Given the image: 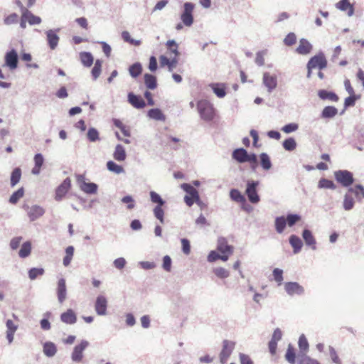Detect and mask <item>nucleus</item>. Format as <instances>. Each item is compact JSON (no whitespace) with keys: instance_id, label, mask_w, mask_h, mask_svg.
<instances>
[{"instance_id":"1","label":"nucleus","mask_w":364,"mask_h":364,"mask_svg":"<svg viewBox=\"0 0 364 364\" xmlns=\"http://www.w3.org/2000/svg\"><path fill=\"white\" fill-rule=\"evenodd\" d=\"M197 109L200 118L205 122H210L215 117V109L211 102L207 100L198 101Z\"/></svg>"},{"instance_id":"2","label":"nucleus","mask_w":364,"mask_h":364,"mask_svg":"<svg viewBox=\"0 0 364 364\" xmlns=\"http://www.w3.org/2000/svg\"><path fill=\"white\" fill-rule=\"evenodd\" d=\"M336 181L343 187H349L354 183L352 172L348 170H338L334 172Z\"/></svg>"},{"instance_id":"3","label":"nucleus","mask_w":364,"mask_h":364,"mask_svg":"<svg viewBox=\"0 0 364 364\" xmlns=\"http://www.w3.org/2000/svg\"><path fill=\"white\" fill-rule=\"evenodd\" d=\"M259 183V181L254 180H249L247 182L245 194L247 195L250 203L257 204L260 200L259 196L257 191Z\"/></svg>"},{"instance_id":"4","label":"nucleus","mask_w":364,"mask_h":364,"mask_svg":"<svg viewBox=\"0 0 364 364\" xmlns=\"http://www.w3.org/2000/svg\"><path fill=\"white\" fill-rule=\"evenodd\" d=\"M23 208L26 212L30 221H36V220L45 214V208L38 205L29 206L27 204H24L23 205Z\"/></svg>"},{"instance_id":"5","label":"nucleus","mask_w":364,"mask_h":364,"mask_svg":"<svg viewBox=\"0 0 364 364\" xmlns=\"http://www.w3.org/2000/svg\"><path fill=\"white\" fill-rule=\"evenodd\" d=\"M194 4L191 2H185L183 4V12L181 14L182 23L186 26H191L193 23V11Z\"/></svg>"},{"instance_id":"6","label":"nucleus","mask_w":364,"mask_h":364,"mask_svg":"<svg viewBox=\"0 0 364 364\" xmlns=\"http://www.w3.org/2000/svg\"><path fill=\"white\" fill-rule=\"evenodd\" d=\"M327 66V60L323 52L314 55L307 63L306 68H318L322 70Z\"/></svg>"},{"instance_id":"7","label":"nucleus","mask_w":364,"mask_h":364,"mask_svg":"<svg viewBox=\"0 0 364 364\" xmlns=\"http://www.w3.org/2000/svg\"><path fill=\"white\" fill-rule=\"evenodd\" d=\"M76 179L82 191L88 194H94L97 193L98 186L95 183L86 182L83 175H77L76 176Z\"/></svg>"},{"instance_id":"8","label":"nucleus","mask_w":364,"mask_h":364,"mask_svg":"<svg viewBox=\"0 0 364 364\" xmlns=\"http://www.w3.org/2000/svg\"><path fill=\"white\" fill-rule=\"evenodd\" d=\"M18 55L15 49L6 53L4 55V66L8 67L11 70H15L18 68Z\"/></svg>"},{"instance_id":"9","label":"nucleus","mask_w":364,"mask_h":364,"mask_svg":"<svg viewBox=\"0 0 364 364\" xmlns=\"http://www.w3.org/2000/svg\"><path fill=\"white\" fill-rule=\"evenodd\" d=\"M235 343L230 340H224L223 343V349L220 353V360L222 363H225L232 350L235 348Z\"/></svg>"},{"instance_id":"10","label":"nucleus","mask_w":364,"mask_h":364,"mask_svg":"<svg viewBox=\"0 0 364 364\" xmlns=\"http://www.w3.org/2000/svg\"><path fill=\"white\" fill-rule=\"evenodd\" d=\"M108 301L107 298L103 295H99L97 296L95 301V311L99 316H104L107 314Z\"/></svg>"},{"instance_id":"11","label":"nucleus","mask_w":364,"mask_h":364,"mask_svg":"<svg viewBox=\"0 0 364 364\" xmlns=\"http://www.w3.org/2000/svg\"><path fill=\"white\" fill-rule=\"evenodd\" d=\"M284 289L287 294L293 296L294 295L301 296L304 294V288L296 282H289L284 284Z\"/></svg>"},{"instance_id":"12","label":"nucleus","mask_w":364,"mask_h":364,"mask_svg":"<svg viewBox=\"0 0 364 364\" xmlns=\"http://www.w3.org/2000/svg\"><path fill=\"white\" fill-rule=\"evenodd\" d=\"M262 83L267 91L271 93L277 86V75L269 72H264L262 76Z\"/></svg>"},{"instance_id":"13","label":"nucleus","mask_w":364,"mask_h":364,"mask_svg":"<svg viewBox=\"0 0 364 364\" xmlns=\"http://www.w3.org/2000/svg\"><path fill=\"white\" fill-rule=\"evenodd\" d=\"M59 31L60 28L48 29L46 31L47 43L51 50H55L58 45L60 37L57 33L59 32Z\"/></svg>"},{"instance_id":"14","label":"nucleus","mask_w":364,"mask_h":364,"mask_svg":"<svg viewBox=\"0 0 364 364\" xmlns=\"http://www.w3.org/2000/svg\"><path fill=\"white\" fill-rule=\"evenodd\" d=\"M89 346V342L82 340L81 343L75 346L71 354V359L75 362H80L83 358V351Z\"/></svg>"},{"instance_id":"15","label":"nucleus","mask_w":364,"mask_h":364,"mask_svg":"<svg viewBox=\"0 0 364 364\" xmlns=\"http://www.w3.org/2000/svg\"><path fill=\"white\" fill-rule=\"evenodd\" d=\"M67 294L68 289L66 285V280L64 278H61L58 281L56 288L58 301L60 304H63L66 300Z\"/></svg>"},{"instance_id":"16","label":"nucleus","mask_w":364,"mask_h":364,"mask_svg":"<svg viewBox=\"0 0 364 364\" xmlns=\"http://www.w3.org/2000/svg\"><path fill=\"white\" fill-rule=\"evenodd\" d=\"M70 187V180L69 178H67L63 181V182L56 188L55 190V200L57 201H60L63 200V198L66 195V193L69 191V188Z\"/></svg>"},{"instance_id":"17","label":"nucleus","mask_w":364,"mask_h":364,"mask_svg":"<svg viewBox=\"0 0 364 364\" xmlns=\"http://www.w3.org/2000/svg\"><path fill=\"white\" fill-rule=\"evenodd\" d=\"M127 97L129 103L131 105H132L134 108L143 109L144 107H145V101L142 99L141 96L131 92L128 93Z\"/></svg>"},{"instance_id":"18","label":"nucleus","mask_w":364,"mask_h":364,"mask_svg":"<svg viewBox=\"0 0 364 364\" xmlns=\"http://www.w3.org/2000/svg\"><path fill=\"white\" fill-rule=\"evenodd\" d=\"M302 237L305 242V244L310 247L312 250H316V240L314 236L313 235L311 230L308 229H304L302 231Z\"/></svg>"},{"instance_id":"19","label":"nucleus","mask_w":364,"mask_h":364,"mask_svg":"<svg viewBox=\"0 0 364 364\" xmlns=\"http://www.w3.org/2000/svg\"><path fill=\"white\" fill-rule=\"evenodd\" d=\"M60 320L64 323L73 325L77 321V316L73 309H68L61 314Z\"/></svg>"},{"instance_id":"20","label":"nucleus","mask_w":364,"mask_h":364,"mask_svg":"<svg viewBox=\"0 0 364 364\" xmlns=\"http://www.w3.org/2000/svg\"><path fill=\"white\" fill-rule=\"evenodd\" d=\"M247 153L245 148H237L232 151V158L240 164H244L247 162Z\"/></svg>"},{"instance_id":"21","label":"nucleus","mask_w":364,"mask_h":364,"mask_svg":"<svg viewBox=\"0 0 364 364\" xmlns=\"http://www.w3.org/2000/svg\"><path fill=\"white\" fill-rule=\"evenodd\" d=\"M312 48V45L306 39L301 38L299 40L296 51L299 54L306 55L311 51Z\"/></svg>"},{"instance_id":"22","label":"nucleus","mask_w":364,"mask_h":364,"mask_svg":"<svg viewBox=\"0 0 364 364\" xmlns=\"http://www.w3.org/2000/svg\"><path fill=\"white\" fill-rule=\"evenodd\" d=\"M217 250L220 253L232 254L233 248L228 243L225 237H220L218 241Z\"/></svg>"},{"instance_id":"23","label":"nucleus","mask_w":364,"mask_h":364,"mask_svg":"<svg viewBox=\"0 0 364 364\" xmlns=\"http://www.w3.org/2000/svg\"><path fill=\"white\" fill-rule=\"evenodd\" d=\"M318 97L323 100H329L331 102H337L339 100L338 95L332 91L326 90H320L318 92Z\"/></svg>"},{"instance_id":"24","label":"nucleus","mask_w":364,"mask_h":364,"mask_svg":"<svg viewBox=\"0 0 364 364\" xmlns=\"http://www.w3.org/2000/svg\"><path fill=\"white\" fill-rule=\"evenodd\" d=\"M144 80L147 89L154 90L157 87V80L155 75L150 73H145L144 75Z\"/></svg>"},{"instance_id":"25","label":"nucleus","mask_w":364,"mask_h":364,"mask_svg":"<svg viewBox=\"0 0 364 364\" xmlns=\"http://www.w3.org/2000/svg\"><path fill=\"white\" fill-rule=\"evenodd\" d=\"M354 198L351 194L346 191L344 194V198H343V208L346 211H349L354 208Z\"/></svg>"},{"instance_id":"26","label":"nucleus","mask_w":364,"mask_h":364,"mask_svg":"<svg viewBox=\"0 0 364 364\" xmlns=\"http://www.w3.org/2000/svg\"><path fill=\"white\" fill-rule=\"evenodd\" d=\"M289 242L292 248L294 249V253H299L303 245L301 240L297 235H291L289 237Z\"/></svg>"},{"instance_id":"27","label":"nucleus","mask_w":364,"mask_h":364,"mask_svg":"<svg viewBox=\"0 0 364 364\" xmlns=\"http://www.w3.org/2000/svg\"><path fill=\"white\" fill-rule=\"evenodd\" d=\"M159 61H161V66L166 65L168 67V70L169 72H172L173 68L178 64V60L176 57L170 60L166 58V55H161V58H159Z\"/></svg>"},{"instance_id":"28","label":"nucleus","mask_w":364,"mask_h":364,"mask_svg":"<svg viewBox=\"0 0 364 364\" xmlns=\"http://www.w3.org/2000/svg\"><path fill=\"white\" fill-rule=\"evenodd\" d=\"M127 158L126 151L122 144H117L114 151V159L117 161H124Z\"/></svg>"},{"instance_id":"29","label":"nucleus","mask_w":364,"mask_h":364,"mask_svg":"<svg viewBox=\"0 0 364 364\" xmlns=\"http://www.w3.org/2000/svg\"><path fill=\"white\" fill-rule=\"evenodd\" d=\"M338 110L333 106L325 107L321 111V118L331 119L338 114Z\"/></svg>"},{"instance_id":"30","label":"nucleus","mask_w":364,"mask_h":364,"mask_svg":"<svg viewBox=\"0 0 364 364\" xmlns=\"http://www.w3.org/2000/svg\"><path fill=\"white\" fill-rule=\"evenodd\" d=\"M80 60L85 67H90L93 65V55L90 52H81L80 53Z\"/></svg>"},{"instance_id":"31","label":"nucleus","mask_w":364,"mask_h":364,"mask_svg":"<svg viewBox=\"0 0 364 364\" xmlns=\"http://www.w3.org/2000/svg\"><path fill=\"white\" fill-rule=\"evenodd\" d=\"M181 188L188 194L187 196H192L195 200L199 202L198 191L193 186L189 183H182Z\"/></svg>"},{"instance_id":"32","label":"nucleus","mask_w":364,"mask_h":364,"mask_svg":"<svg viewBox=\"0 0 364 364\" xmlns=\"http://www.w3.org/2000/svg\"><path fill=\"white\" fill-rule=\"evenodd\" d=\"M297 364H321L317 360L305 353L297 354Z\"/></svg>"},{"instance_id":"33","label":"nucleus","mask_w":364,"mask_h":364,"mask_svg":"<svg viewBox=\"0 0 364 364\" xmlns=\"http://www.w3.org/2000/svg\"><path fill=\"white\" fill-rule=\"evenodd\" d=\"M43 353L47 357H53L57 353V347L52 342H46L43 345Z\"/></svg>"},{"instance_id":"34","label":"nucleus","mask_w":364,"mask_h":364,"mask_svg":"<svg viewBox=\"0 0 364 364\" xmlns=\"http://www.w3.org/2000/svg\"><path fill=\"white\" fill-rule=\"evenodd\" d=\"M22 176V171L21 168H15L11 173V186L14 187L21 181Z\"/></svg>"},{"instance_id":"35","label":"nucleus","mask_w":364,"mask_h":364,"mask_svg":"<svg viewBox=\"0 0 364 364\" xmlns=\"http://www.w3.org/2000/svg\"><path fill=\"white\" fill-rule=\"evenodd\" d=\"M287 225L286 219L284 216H277L274 219V228H276V232L279 234L284 232Z\"/></svg>"},{"instance_id":"36","label":"nucleus","mask_w":364,"mask_h":364,"mask_svg":"<svg viewBox=\"0 0 364 364\" xmlns=\"http://www.w3.org/2000/svg\"><path fill=\"white\" fill-rule=\"evenodd\" d=\"M229 196H230V198L232 201L241 203H243L246 201L245 196L236 188L231 189L230 192H229Z\"/></svg>"},{"instance_id":"37","label":"nucleus","mask_w":364,"mask_h":364,"mask_svg":"<svg viewBox=\"0 0 364 364\" xmlns=\"http://www.w3.org/2000/svg\"><path fill=\"white\" fill-rule=\"evenodd\" d=\"M260 165L264 170H269L272 168V164L269 155L266 153H262L259 155Z\"/></svg>"},{"instance_id":"38","label":"nucleus","mask_w":364,"mask_h":364,"mask_svg":"<svg viewBox=\"0 0 364 364\" xmlns=\"http://www.w3.org/2000/svg\"><path fill=\"white\" fill-rule=\"evenodd\" d=\"M23 11L27 18V22L30 25H37L41 23L42 19L41 17L33 15L31 11L27 10V9H24Z\"/></svg>"},{"instance_id":"39","label":"nucleus","mask_w":364,"mask_h":364,"mask_svg":"<svg viewBox=\"0 0 364 364\" xmlns=\"http://www.w3.org/2000/svg\"><path fill=\"white\" fill-rule=\"evenodd\" d=\"M299 353H305L309 351V346L306 336L304 334L299 337Z\"/></svg>"},{"instance_id":"40","label":"nucleus","mask_w":364,"mask_h":364,"mask_svg":"<svg viewBox=\"0 0 364 364\" xmlns=\"http://www.w3.org/2000/svg\"><path fill=\"white\" fill-rule=\"evenodd\" d=\"M211 89L213 90V92L218 97H224L226 95V91L223 85L217 84V83H213L209 85Z\"/></svg>"},{"instance_id":"41","label":"nucleus","mask_w":364,"mask_h":364,"mask_svg":"<svg viewBox=\"0 0 364 364\" xmlns=\"http://www.w3.org/2000/svg\"><path fill=\"white\" fill-rule=\"evenodd\" d=\"M31 252V243L29 241H26L21 245V248L19 251V257L21 258L27 257Z\"/></svg>"},{"instance_id":"42","label":"nucleus","mask_w":364,"mask_h":364,"mask_svg":"<svg viewBox=\"0 0 364 364\" xmlns=\"http://www.w3.org/2000/svg\"><path fill=\"white\" fill-rule=\"evenodd\" d=\"M107 168L109 171L115 173V174H122V173L124 172V168L113 161H109L107 163Z\"/></svg>"},{"instance_id":"43","label":"nucleus","mask_w":364,"mask_h":364,"mask_svg":"<svg viewBox=\"0 0 364 364\" xmlns=\"http://www.w3.org/2000/svg\"><path fill=\"white\" fill-rule=\"evenodd\" d=\"M24 194V189L23 187H21L18 188L17 191H14L10 196L9 202L11 204H16L20 198H22V196Z\"/></svg>"},{"instance_id":"44","label":"nucleus","mask_w":364,"mask_h":364,"mask_svg":"<svg viewBox=\"0 0 364 364\" xmlns=\"http://www.w3.org/2000/svg\"><path fill=\"white\" fill-rule=\"evenodd\" d=\"M142 71V66L140 63L136 62L129 68V73L133 77H137Z\"/></svg>"},{"instance_id":"45","label":"nucleus","mask_w":364,"mask_h":364,"mask_svg":"<svg viewBox=\"0 0 364 364\" xmlns=\"http://www.w3.org/2000/svg\"><path fill=\"white\" fill-rule=\"evenodd\" d=\"M45 270L43 267H32L28 272L31 280L36 279L38 277L43 275Z\"/></svg>"},{"instance_id":"46","label":"nucleus","mask_w":364,"mask_h":364,"mask_svg":"<svg viewBox=\"0 0 364 364\" xmlns=\"http://www.w3.org/2000/svg\"><path fill=\"white\" fill-rule=\"evenodd\" d=\"M282 146L287 151H293L296 148L297 143L294 138L289 137L283 141Z\"/></svg>"},{"instance_id":"47","label":"nucleus","mask_w":364,"mask_h":364,"mask_svg":"<svg viewBox=\"0 0 364 364\" xmlns=\"http://www.w3.org/2000/svg\"><path fill=\"white\" fill-rule=\"evenodd\" d=\"M102 61L100 60H95L92 70H91V75H92L93 80H96L100 76L102 70Z\"/></svg>"},{"instance_id":"48","label":"nucleus","mask_w":364,"mask_h":364,"mask_svg":"<svg viewBox=\"0 0 364 364\" xmlns=\"http://www.w3.org/2000/svg\"><path fill=\"white\" fill-rule=\"evenodd\" d=\"M318 187L319 188L335 190L336 188V185L331 180L321 178L318 182Z\"/></svg>"},{"instance_id":"49","label":"nucleus","mask_w":364,"mask_h":364,"mask_svg":"<svg viewBox=\"0 0 364 364\" xmlns=\"http://www.w3.org/2000/svg\"><path fill=\"white\" fill-rule=\"evenodd\" d=\"M148 116L150 118L154 119H156V120H161V121L165 120L164 114L158 108L150 109L148 112Z\"/></svg>"},{"instance_id":"50","label":"nucleus","mask_w":364,"mask_h":364,"mask_svg":"<svg viewBox=\"0 0 364 364\" xmlns=\"http://www.w3.org/2000/svg\"><path fill=\"white\" fill-rule=\"evenodd\" d=\"M286 222L289 227L295 225L301 219V216L297 213H289L287 215Z\"/></svg>"},{"instance_id":"51","label":"nucleus","mask_w":364,"mask_h":364,"mask_svg":"<svg viewBox=\"0 0 364 364\" xmlns=\"http://www.w3.org/2000/svg\"><path fill=\"white\" fill-rule=\"evenodd\" d=\"M214 274L220 279H226L230 277V272L225 267H219L213 269Z\"/></svg>"},{"instance_id":"52","label":"nucleus","mask_w":364,"mask_h":364,"mask_svg":"<svg viewBox=\"0 0 364 364\" xmlns=\"http://www.w3.org/2000/svg\"><path fill=\"white\" fill-rule=\"evenodd\" d=\"M285 358L290 364L296 363V353L291 345L288 346L285 354Z\"/></svg>"},{"instance_id":"53","label":"nucleus","mask_w":364,"mask_h":364,"mask_svg":"<svg viewBox=\"0 0 364 364\" xmlns=\"http://www.w3.org/2000/svg\"><path fill=\"white\" fill-rule=\"evenodd\" d=\"M150 198L151 201L153 203H156L157 205L163 206L165 203V201L162 200V198L161 197L160 194H159L156 191H151L150 192Z\"/></svg>"},{"instance_id":"54","label":"nucleus","mask_w":364,"mask_h":364,"mask_svg":"<svg viewBox=\"0 0 364 364\" xmlns=\"http://www.w3.org/2000/svg\"><path fill=\"white\" fill-rule=\"evenodd\" d=\"M267 53V50H259L255 54V63L258 66H262L264 65V55Z\"/></svg>"},{"instance_id":"55","label":"nucleus","mask_w":364,"mask_h":364,"mask_svg":"<svg viewBox=\"0 0 364 364\" xmlns=\"http://www.w3.org/2000/svg\"><path fill=\"white\" fill-rule=\"evenodd\" d=\"M359 98L360 95H356L355 94L350 95L344 100V107L347 108L349 107H353L355 105V101Z\"/></svg>"},{"instance_id":"56","label":"nucleus","mask_w":364,"mask_h":364,"mask_svg":"<svg viewBox=\"0 0 364 364\" xmlns=\"http://www.w3.org/2000/svg\"><path fill=\"white\" fill-rule=\"evenodd\" d=\"M299 127L297 123L291 122L284 125L282 128V131L286 134H290L296 132Z\"/></svg>"},{"instance_id":"57","label":"nucleus","mask_w":364,"mask_h":364,"mask_svg":"<svg viewBox=\"0 0 364 364\" xmlns=\"http://www.w3.org/2000/svg\"><path fill=\"white\" fill-rule=\"evenodd\" d=\"M122 203L127 205V208L132 210L135 208V201L134 198L130 195L124 196L121 200Z\"/></svg>"},{"instance_id":"58","label":"nucleus","mask_w":364,"mask_h":364,"mask_svg":"<svg viewBox=\"0 0 364 364\" xmlns=\"http://www.w3.org/2000/svg\"><path fill=\"white\" fill-rule=\"evenodd\" d=\"M87 139L91 142H95L100 139L99 132L95 128H90L87 134Z\"/></svg>"},{"instance_id":"59","label":"nucleus","mask_w":364,"mask_h":364,"mask_svg":"<svg viewBox=\"0 0 364 364\" xmlns=\"http://www.w3.org/2000/svg\"><path fill=\"white\" fill-rule=\"evenodd\" d=\"M328 350H329V355H330V357H331L332 361L336 364H342V361L340 359V358L338 357L335 348L332 346H329Z\"/></svg>"},{"instance_id":"60","label":"nucleus","mask_w":364,"mask_h":364,"mask_svg":"<svg viewBox=\"0 0 364 364\" xmlns=\"http://www.w3.org/2000/svg\"><path fill=\"white\" fill-rule=\"evenodd\" d=\"M274 279L276 282H277L278 285H280L283 281V271L282 269H274L273 271Z\"/></svg>"},{"instance_id":"61","label":"nucleus","mask_w":364,"mask_h":364,"mask_svg":"<svg viewBox=\"0 0 364 364\" xmlns=\"http://www.w3.org/2000/svg\"><path fill=\"white\" fill-rule=\"evenodd\" d=\"M162 206L156 205L154 208V214L156 218L160 221L161 224L164 223V210L161 208Z\"/></svg>"},{"instance_id":"62","label":"nucleus","mask_w":364,"mask_h":364,"mask_svg":"<svg viewBox=\"0 0 364 364\" xmlns=\"http://www.w3.org/2000/svg\"><path fill=\"white\" fill-rule=\"evenodd\" d=\"M296 42V36L294 33H289L284 39L286 46H292Z\"/></svg>"},{"instance_id":"63","label":"nucleus","mask_w":364,"mask_h":364,"mask_svg":"<svg viewBox=\"0 0 364 364\" xmlns=\"http://www.w3.org/2000/svg\"><path fill=\"white\" fill-rule=\"evenodd\" d=\"M181 243L182 252H183V254L186 255H189L191 252V245L189 240L186 238H182Z\"/></svg>"},{"instance_id":"64","label":"nucleus","mask_w":364,"mask_h":364,"mask_svg":"<svg viewBox=\"0 0 364 364\" xmlns=\"http://www.w3.org/2000/svg\"><path fill=\"white\" fill-rule=\"evenodd\" d=\"M350 5L348 0H341L336 4V8L342 11H346Z\"/></svg>"}]
</instances>
